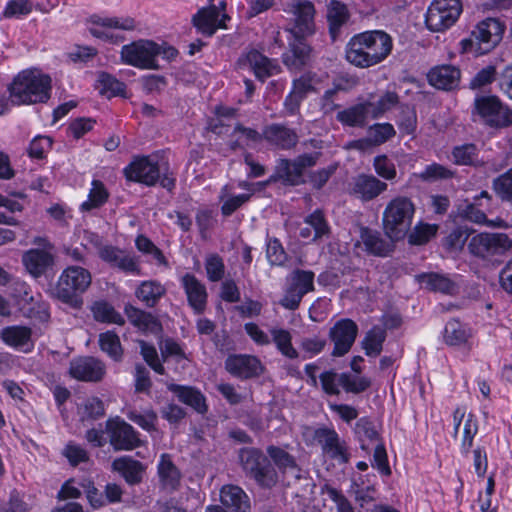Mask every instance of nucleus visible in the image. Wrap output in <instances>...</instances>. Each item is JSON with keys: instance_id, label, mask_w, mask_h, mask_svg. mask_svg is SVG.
Instances as JSON below:
<instances>
[{"instance_id": "obj_33", "label": "nucleus", "mask_w": 512, "mask_h": 512, "mask_svg": "<svg viewBox=\"0 0 512 512\" xmlns=\"http://www.w3.org/2000/svg\"><path fill=\"white\" fill-rule=\"evenodd\" d=\"M109 195L105 184L98 179H93L87 199L79 207L80 211L89 212L102 207L108 201Z\"/></svg>"}, {"instance_id": "obj_7", "label": "nucleus", "mask_w": 512, "mask_h": 512, "mask_svg": "<svg viewBox=\"0 0 512 512\" xmlns=\"http://www.w3.org/2000/svg\"><path fill=\"white\" fill-rule=\"evenodd\" d=\"M162 47L151 40H138L124 45L121 49V59L124 63L140 69H157V57Z\"/></svg>"}, {"instance_id": "obj_1", "label": "nucleus", "mask_w": 512, "mask_h": 512, "mask_svg": "<svg viewBox=\"0 0 512 512\" xmlns=\"http://www.w3.org/2000/svg\"><path fill=\"white\" fill-rule=\"evenodd\" d=\"M268 457L256 448H242L239 451V460L245 472L263 488L274 487L279 475L271 461L282 473H291L296 479H301L295 458L281 447L270 445L266 449Z\"/></svg>"}, {"instance_id": "obj_48", "label": "nucleus", "mask_w": 512, "mask_h": 512, "mask_svg": "<svg viewBox=\"0 0 512 512\" xmlns=\"http://www.w3.org/2000/svg\"><path fill=\"white\" fill-rule=\"evenodd\" d=\"M385 338L386 333L384 329L375 326L369 330L362 341L366 355L374 357L379 355Z\"/></svg>"}, {"instance_id": "obj_39", "label": "nucleus", "mask_w": 512, "mask_h": 512, "mask_svg": "<svg viewBox=\"0 0 512 512\" xmlns=\"http://www.w3.org/2000/svg\"><path fill=\"white\" fill-rule=\"evenodd\" d=\"M306 227L300 230V236L304 239L317 240L328 233V225L320 211H315L305 219Z\"/></svg>"}, {"instance_id": "obj_56", "label": "nucleus", "mask_w": 512, "mask_h": 512, "mask_svg": "<svg viewBox=\"0 0 512 512\" xmlns=\"http://www.w3.org/2000/svg\"><path fill=\"white\" fill-rule=\"evenodd\" d=\"M205 270L209 281L218 282L222 280L225 274L222 257L216 253L208 254L205 258Z\"/></svg>"}, {"instance_id": "obj_47", "label": "nucleus", "mask_w": 512, "mask_h": 512, "mask_svg": "<svg viewBox=\"0 0 512 512\" xmlns=\"http://www.w3.org/2000/svg\"><path fill=\"white\" fill-rule=\"evenodd\" d=\"M478 154V149L474 144L458 145L452 150V161L456 165L477 166L481 164Z\"/></svg>"}, {"instance_id": "obj_51", "label": "nucleus", "mask_w": 512, "mask_h": 512, "mask_svg": "<svg viewBox=\"0 0 512 512\" xmlns=\"http://www.w3.org/2000/svg\"><path fill=\"white\" fill-rule=\"evenodd\" d=\"M297 164L296 159L294 161L281 160L277 167L279 177L291 185L299 184L304 171Z\"/></svg>"}, {"instance_id": "obj_32", "label": "nucleus", "mask_w": 512, "mask_h": 512, "mask_svg": "<svg viewBox=\"0 0 512 512\" xmlns=\"http://www.w3.org/2000/svg\"><path fill=\"white\" fill-rule=\"evenodd\" d=\"M125 313L129 321L141 331L158 333L161 329L158 320L150 313L133 306H126Z\"/></svg>"}, {"instance_id": "obj_34", "label": "nucleus", "mask_w": 512, "mask_h": 512, "mask_svg": "<svg viewBox=\"0 0 512 512\" xmlns=\"http://www.w3.org/2000/svg\"><path fill=\"white\" fill-rule=\"evenodd\" d=\"M169 389L179 398V400L200 413L206 411L205 398L202 393L192 387L171 384Z\"/></svg>"}, {"instance_id": "obj_57", "label": "nucleus", "mask_w": 512, "mask_h": 512, "mask_svg": "<svg viewBox=\"0 0 512 512\" xmlns=\"http://www.w3.org/2000/svg\"><path fill=\"white\" fill-rule=\"evenodd\" d=\"M493 190L501 200L512 202V168L494 179Z\"/></svg>"}, {"instance_id": "obj_31", "label": "nucleus", "mask_w": 512, "mask_h": 512, "mask_svg": "<svg viewBox=\"0 0 512 512\" xmlns=\"http://www.w3.org/2000/svg\"><path fill=\"white\" fill-rule=\"evenodd\" d=\"M158 475L164 489L175 490L180 483V472L168 454H162L158 463Z\"/></svg>"}, {"instance_id": "obj_37", "label": "nucleus", "mask_w": 512, "mask_h": 512, "mask_svg": "<svg viewBox=\"0 0 512 512\" xmlns=\"http://www.w3.org/2000/svg\"><path fill=\"white\" fill-rule=\"evenodd\" d=\"M479 425L475 414L472 412L465 415L462 423V432L460 439V452L463 456H467L474 443V438L478 433Z\"/></svg>"}, {"instance_id": "obj_24", "label": "nucleus", "mask_w": 512, "mask_h": 512, "mask_svg": "<svg viewBox=\"0 0 512 512\" xmlns=\"http://www.w3.org/2000/svg\"><path fill=\"white\" fill-rule=\"evenodd\" d=\"M22 261L26 270L33 277H39L52 266L54 257L48 250L35 248L26 251L23 254Z\"/></svg>"}, {"instance_id": "obj_60", "label": "nucleus", "mask_w": 512, "mask_h": 512, "mask_svg": "<svg viewBox=\"0 0 512 512\" xmlns=\"http://www.w3.org/2000/svg\"><path fill=\"white\" fill-rule=\"evenodd\" d=\"M79 413L82 418L96 419L105 413L103 402L97 397H90L85 399L79 405Z\"/></svg>"}, {"instance_id": "obj_63", "label": "nucleus", "mask_w": 512, "mask_h": 512, "mask_svg": "<svg viewBox=\"0 0 512 512\" xmlns=\"http://www.w3.org/2000/svg\"><path fill=\"white\" fill-rule=\"evenodd\" d=\"M355 434L358 439L362 442V448H364V442L374 441L378 437V431L374 423L366 417L360 418L355 425Z\"/></svg>"}, {"instance_id": "obj_58", "label": "nucleus", "mask_w": 512, "mask_h": 512, "mask_svg": "<svg viewBox=\"0 0 512 512\" xmlns=\"http://www.w3.org/2000/svg\"><path fill=\"white\" fill-rule=\"evenodd\" d=\"M371 103L373 104L370 108L371 118H379L397 105L398 96L394 92H386L376 102Z\"/></svg>"}, {"instance_id": "obj_62", "label": "nucleus", "mask_w": 512, "mask_h": 512, "mask_svg": "<svg viewBox=\"0 0 512 512\" xmlns=\"http://www.w3.org/2000/svg\"><path fill=\"white\" fill-rule=\"evenodd\" d=\"M62 455L68 460L70 465L77 466L89 460L87 451L79 444L69 442L62 450Z\"/></svg>"}, {"instance_id": "obj_38", "label": "nucleus", "mask_w": 512, "mask_h": 512, "mask_svg": "<svg viewBox=\"0 0 512 512\" xmlns=\"http://www.w3.org/2000/svg\"><path fill=\"white\" fill-rule=\"evenodd\" d=\"M417 280L420 285L432 291L451 294L455 290L454 283L442 274L422 273L417 275Z\"/></svg>"}, {"instance_id": "obj_30", "label": "nucleus", "mask_w": 512, "mask_h": 512, "mask_svg": "<svg viewBox=\"0 0 512 512\" xmlns=\"http://www.w3.org/2000/svg\"><path fill=\"white\" fill-rule=\"evenodd\" d=\"M363 40L361 33L350 39L346 48V59L355 66L366 68L372 66V64Z\"/></svg>"}, {"instance_id": "obj_17", "label": "nucleus", "mask_w": 512, "mask_h": 512, "mask_svg": "<svg viewBox=\"0 0 512 512\" xmlns=\"http://www.w3.org/2000/svg\"><path fill=\"white\" fill-rule=\"evenodd\" d=\"M125 175L128 180L144 183L148 186L154 185L159 177L160 170L156 162L150 157H138L126 168Z\"/></svg>"}, {"instance_id": "obj_49", "label": "nucleus", "mask_w": 512, "mask_h": 512, "mask_svg": "<svg viewBox=\"0 0 512 512\" xmlns=\"http://www.w3.org/2000/svg\"><path fill=\"white\" fill-rule=\"evenodd\" d=\"M99 345L114 361H119L122 357V347L119 337L112 331H107L99 335Z\"/></svg>"}, {"instance_id": "obj_42", "label": "nucleus", "mask_w": 512, "mask_h": 512, "mask_svg": "<svg viewBox=\"0 0 512 512\" xmlns=\"http://www.w3.org/2000/svg\"><path fill=\"white\" fill-rule=\"evenodd\" d=\"M93 317L98 322L122 325L124 324L123 316L117 312L114 307L107 301H96L91 307Z\"/></svg>"}, {"instance_id": "obj_14", "label": "nucleus", "mask_w": 512, "mask_h": 512, "mask_svg": "<svg viewBox=\"0 0 512 512\" xmlns=\"http://www.w3.org/2000/svg\"><path fill=\"white\" fill-rule=\"evenodd\" d=\"M361 35L372 66L381 63L389 56L393 48V40L389 34L382 30H371L362 32Z\"/></svg>"}, {"instance_id": "obj_59", "label": "nucleus", "mask_w": 512, "mask_h": 512, "mask_svg": "<svg viewBox=\"0 0 512 512\" xmlns=\"http://www.w3.org/2000/svg\"><path fill=\"white\" fill-rule=\"evenodd\" d=\"M394 135L395 129L389 123H377L368 129V136L374 146L385 143Z\"/></svg>"}, {"instance_id": "obj_43", "label": "nucleus", "mask_w": 512, "mask_h": 512, "mask_svg": "<svg viewBox=\"0 0 512 512\" xmlns=\"http://www.w3.org/2000/svg\"><path fill=\"white\" fill-rule=\"evenodd\" d=\"M164 286L157 281H144L136 290L137 298L147 306H154L165 294Z\"/></svg>"}, {"instance_id": "obj_9", "label": "nucleus", "mask_w": 512, "mask_h": 512, "mask_svg": "<svg viewBox=\"0 0 512 512\" xmlns=\"http://www.w3.org/2000/svg\"><path fill=\"white\" fill-rule=\"evenodd\" d=\"M135 28L136 22L130 16L92 15L88 20V30L91 35L111 42L118 41V37L115 34L116 30L131 31Z\"/></svg>"}, {"instance_id": "obj_21", "label": "nucleus", "mask_w": 512, "mask_h": 512, "mask_svg": "<svg viewBox=\"0 0 512 512\" xmlns=\"http://www.w3.org/2000/svg\"><path fill=\"white\" fill-rule=\"evenodd\" d=\"M99 257L112 267L128 273L138 274L139 266L135 257L112 245H105L98 250Z\"/></svg>"}, {"instance_id": "obj_27", "label": "nucleus", "mask_w": 512, "mask_h": 512, "mask_svg": "<svg viewBox=\"0 0 512 512\" xmlns=\"http://www.w3.org/2000/svg\"><path fill=\"white\" fill-rule=\"evenodd\" d=\"M263 137L270 144L281 149H289L298 141V136L294 130L279 124L267 126L263 131Z\"/></svg>"}, {"instance_id": "obj_20", "label": "nucleus", "mask_w": 512, "mask_h": 512, "mask_svg": "<svg viewBox=\"0 0 512 512\" xmlns=\"http://www.w3.org/2000/svg\"><path fill=\"white\" fill-rule=\"evenodd\" d=\"M180 284L185 291L190 307L195 313H202L206 307L208 297L205 285L192 273L182 275Z\"/></svg>"}, {"instance_id": "obj_40", "label": "nucleus", "mask_w": 512, "mask_h": 512, "mask_svg": "<svg viewBox=\"0 0 512 512\" xmlns=\"http://www.w3.org/2000/svg\"><path fill=\"white\" fill-rule=\"evenodd\" d=\"M361 241L365 249L377 256H386L390 252V245L381 238L380 234L369 228H362L360 233Z\"/></svg>"}, {"instance_id": "obj_52", "label": "nucleus", "mask_w": 512, "mask_h": 512, "mask_svg": "<svg viewBox=\"0 0 512 512\" xmlns=\"http://www.w3.org/2000/svg\"><path fill=\"white\" fill-rule=\"evenodd\" d=\"M438 231V225L420 222L414 226L408 238L412 245H423L433 238Z\"/></svg>"}, {"instance_id": "obj_45", "label": "nucleus", "mask_w": 512, "mask_h": 512, "mask_svg": "<svg viewBox=\"0 0 512 512\" xmlns=\"http://www.w3.org/2000/svg\"><path fill=\"white\" fill-rule=\"evenodd\" d=\"M287 286L303 297L314 289V273L311 271L296 270L287 278Z\"/></svg>"}, {"instance_id": "obj_26", "label": "nucleus", "mask_w": 512, "mask_h": 512, "mask_svg": "<svg viewBox=\"0 0 512 512\" xmlns=\"http://www.w3.org/2000/svg\"><path fill=\"white\" fill-rule=\"evenodd\" d=\"M471 329L460 323L458 320H450L446 323L444 328L443 338L447 345L461 347L466 350L471 349Z\"/></svg>"}, {"instance_id": "obj_29", "label": "nucleus", "mask_w": 512, "mask_h": 512, "mask_svg": "<svg viewBox=\"0 0 512 512\" xmlns=\"http://www.w3.org/2000/svg\"><path fill=\"white\" fill-rule=\"evenodd\" d=\"M112 469L118 472L128 484L134 485L141 482L145 468L139 461L129 456H122L113 461Z\"/></svg>"}, {"instance_id": "obj_11", "label": "nucleus", "mask_w": 512, "mask_h": 512, "mask_svg": "<svg viewBox=\"0 0 512 512\" xmlns=\"http://www.w3.org/2000/svg\"><path fill=\"white\" fill-rule=\"evenodd\" d=\"M237 68L242 72H251L259 81L279 73L280 66L256 49L244 51L237 60Z\"/></svg>"}, {"instance_id": "obj_53", "label": "nucleus", "mask_w": 512, "mask_h": 512, "mask_svg": "<svg viewBox=\"0 0 512 512\" xmlns=\"http://www.w3.org/2000/svg\"><path fill=\"white\" fill-rule=\"evenodd\" d=\"M251 194L230 195L227 193V186L223 187L220 194V201L222 202L221 212L224 216H230L238 208L250 199Z\"/></svg>"}, {"instance_id": "obj_4", "label": "nucleus", "mask_w": 512, "mask_h": 512, "mask_svg": "<svg viewBox=\"0 0 512 512\" xmlns=\"http://www.w3.org/2000/svg\"><path fill=\"white\" fill-rule=\"evenodd\" d=\"M504 24L496 18H486L473 29L469 38L459 42L460 52L475 56L484 55L493 50L502 40Z\"/></svg>"}, {"instance_id": "obj_28", "label": "nucleus", "mask_w": 512, "mask_h": 512, "mask_svg": "<svg viewBox=\"0 0 512 512\" xmlns=\"http://www.w3.org/2000/svg\"><path fill=\"white\" fill-rule=\"evenodd\" d=\"M373 104L370 101L351 106L337 113V120L343 125L350 127H363L368 118H371L370 108Z\"/></svg>"}, {"instance_id": "obj_36", "label": "nucleus", "mask_w": 512, "mask_h": 512, "mask_svg": "<svg viewBox=\"0 0 512 512\" xmlns=\"http://www.w3.org/2000/svg\"><path fill=\"white\" fill-rule=\"evenodd\" d=\"M221 503L233 509L234 511L242 510L248 507V497L246 493L238 486L225 485L220 491Z\"/></svg>"}, {"instance_id": "obj_35", "label": "nucleus", "mask_w": 512, "mask_h": 512, "mask_svg": "<svg viewBox=\"0 0 512 512\" xmlns=\"http://www.w3.org/2000/svg\"><path fill=\"white\" fill-rule=\"evenodd\" d=\"M1 339L9 346L23 349L29 345L31 330L24 326H10L0 331Z\"/></svg>"}, {"instance_id": "obj_25", "label": "nucleus", "mask_w": 512, "mask_h": 512, "mask_svg": "<svg viewBox=\"0 0 512 512\" xmlns=\"http://www.w3.org/2000/svg\"><path fill=\"white\" fill-rule=\"evenodd\" d=\"M352 193L362 200L376 198L387 189V184L372 175H358L352 181Z\"/></svg>"}, {"instance_id": "obj_5", "label": "nucleus", "mask_w": 512, "mask_h": 512, "mask_svg": "<svg viewBox=\"0 0 512 512\" xmlns=\"http://www.w3.org/2000/svg\"><path fill=\"white\" fill-rule=\"evenodd\" d=\"M415 213L412 200L406 196L392 198L383 211V229L391 240H400L409 231Z\"/></svg>"}, {"instance_id": "obj_3", "label": "nucleus", "mask_w": 512, "mask_h": 512, "mask_svg": "<svg viewBox=\"0 0 512 512\" xmlns=\"http://www.w3.org/2000/svg\"><path fill=\"white\" fill-rule=\"evenodd\" d=\"M52 80L39 69H25L9 85V97L0 99V116L14 105L46 103L51 96Z\"/></svg>"}, {"instance_id": "obj_55", "label": "nucleus", "mask_w": 512, "mask_h": 512, "mask_svg": "<svg viewBox=\"0 0 512 512\" xmlns=\"http://www.w3.org/2000/svg\"><path fill=\"white\" fill-rule=\"evenodd\" d=\"M339 381L346 392L356 394L365 391L371 385L369 378L364 376L351 375L349 373L340 374Z\"/></svg>"}, {"instance_id": "obj_23", "label": "nucleus", "mask_w": 512, "mask_h": 512, "mask_svg": "<svg viewBox=\"0 0 512 512\" xmlns=\"http://www.w3.org/2000/svg\"><path fill=\"white\" fill-rule=\"evenodd\" d=\"M225 366L228 372L241 378H250L258 375L262 371L260 360L250 355L229 356Z\"/></svg>"}, {"instance_id": "obj_19", "label": "nucleus", "mask_w": 512, "mask_h": 512, "mask_svg": "<svg viewBox=\"0 0 512 512\" xmlns=\"http://www.w3.org/2000/svg\"><path fill=\"white\" fill-rule=\"evenodd\" d=\"M70 374L81 381L97 382L105 375V365L97 358L81 357L71 362Z\"/></svg>"}, {"instance_id": "obj_10", "label": "nucleus", "mask_w": 512, "mask_h": 512, "mask_svg": "<svg viewBox=\"0 0 512 512\" xmlns=\"http://www.w3.org/2000/svg\"><path fill=\"white\" fill-rule=\"evenodd\" d=\"M511 248L512 239L505 233H479L468 244L471 254L480 258L503 255Z\"/></svg>"}, {"instance_id": "obj_44", "label": "nucleus", "mask_w": 512, "mask_h": 512, "mask_svg": "<svg viewBox=\"0 0 512 512\" xmlns=\"http://www.w3.org/2000/svg\"><path fill=\"white\" fill-rule=\"evenodd\" d=\"M287 286L303 297L314 289V273L311 271L296 270L287 278Z\"/></svg>"}, {"instance_id": "obj_13", "label": "nucleus", "mask_w": 512, "mask_h": 512, "mask_svg": "<svg viewBox=\"0 0 512 512\" xmlns=\"http://www.w3.org/2000/svg\"><path fill=\"white\" fill-rule=\"evenodd\" d=\"M105 429L110 444L116 451H130L140 446L141 441L137 432L120 417L108 419Z\"/></svg>"}, {"instance_id": "obj_6", "label": "nucleus", "mask_w": 512, "mask_h": 512, "mask_svg": "<svg viewBox=\"0 0 512 512\" xmlns=\"http://www.w3.org/2000/svg\"><path fill=\"white\" fill-rule=\"evenodd\" d=\"M462 10L460 0H434L426 13V26L432 32L445 31L457 22Z\"/></svg>"}, {"instance_id": "obj_64", "label": "nucleus", "mask_w": 512, "mask_h": 512, "mask_svg": "<svg viewBox=\"0 0 512 512\" xmlns=\"http://www.w3.org/2000/svg\"><path fill=\"white\" fill-rule=\"evenodd\" d=\"M322 495L324 500H330L335 505L338 512H354L349 501L337 489L325 486L322 488Z\"/></svg>"}, {"instance_id": "obj_8", "label": "nucleus", "mask_w": 512, "mask_h": 512, "mask_svg": "<svg viewBox=\"0 0 512 512\" xmlns=\"http://www.w3.org/2000/svg\"><path fill=\"white\" fill-rule=\"evenodd\" d=\"M91 273L80 266L65 268L57 283V295L66 302H71L76 296L84 293L91 285Z\"/></svg>"}, {"instance_id": "obj_50", "label": "nucleus", "mask_w": 512, "mask_h": 512, "mask_svg": "<svg viewBox=\"0 0 512 512\" xmlns=\"http://www.w3.org/2000/svg\"><path fill=\"white\" fill-rule=\"evenodd\" d=\"M321 77L311 72L304 73L299 78L294 79L292 91L305 98L308 93L317 91Z\"/></svg>"}, {"instance_id": "obj_16", "label": "nucleus", "mask_w": 512, "mask_h": 512, "mask_svg": "<svg viewBox=\"0 0 512 512\" xmlns=\"http://www.w3.org/2000/svg\"><path fill=\"white\" fill-rule=\"evenodd\" d=\"M358 332L356 323L350 319H341L330 329L329 336L334 343L332 355H345L352 347Z\"/></svg>"}, {"instance_id": "obj_15", "label": "nucleus", "mask_w": 512, "mask_h": 512, "mask_svg": "<svg viewBox=\"0 0 512 512\" xmlns=\"http://www.w3.org/2000/svg\"><path fill=\"white\" fill-rule=\"evenodd\" d=\"M224 10L225 3L223 1L218 6L212 5L201 9L193 17L195 27L207 36H212L220 28H226L225 22L229 17Z\"/></svg>"}, {"instance_id": "obj_61", "label": "nucleus", "mask_w": 512, "mask_h": 512, "mask_svg": "<svg viewBox=\"0 0 512 512\" xmlns=\"http://www.w3.org/2000/svg\"><path fill=\"white\" fill-rule=\"evenodd\" d=\"M234 136L236 137V140L233 148L252 146L253 144L258 143L262 138L256 130L245 128L241 125L235 127Z\"/></svg>"}, {"instance_id": "obj_12", "label": "nucleus", "mask_w": 512, "mask_h": 512, "mask_svg": "<svg viewBox=\"0 0 512 512\" xmlns=\"http://www.w3.org/2000/svg\"><path fill=\"white\" fill-rule=\"evenodd\" d=\"M475 112L485 124L492 127H503L512 123V112L496 96L477 97Z\"/></svg>"}, {"instance_id": "obj_18", "label": "nucleus", "mask_w": 512, "mask_h": 512, "mask_svg": "<svg viewBox=\"0 0 512 512\" xmlns=\"http://www.w3.org/2000/svg\"><path fill=\"white\" fill-rule=\"evenodd\" d=\"M314 439L321 445L323 453L339 463L348 461L346 445L340 440L333 429L319 428L315 430Z\"/></svg>"}, {"instance_id": "obj_22", "label": "nucleus", "mask_w": 512, "mask_h": 512, "mask_svg": "<svg viewBox=\"0 0 512 512\" xmlns=\"http://www.w3.org/2000/svg\"><path fill=\"white\" fill-rule=\"evenodd\" d=\"M430 85L437 89L452 90L458 87L460 82V70L453 65H438L427 74Z\"/></svg>"}, {"instance_id": "obj_2", "label": "nucleus", "mask_w": 512, "mask_h": 512, "mask_svg": "<svg viewBox=\"0 0 512 512\" xmlns=\"http://www.w3.org/2000/svg\"><path fill=\"white\" fill-rule=\"evenodd\" d=\"M284 11L293 16V26L289 29L294 37L290 51L283 56L284 64L291 70H299L308 60L310 49L304 39L314 32L315 9L308 0H290Z\"/></svg>"}, {"instance_id": "obj_41", "label": "nucleus", "mask_w": 512, "mask_h": 512, "mask_svg": "<svg viewBox=\"0 0 512 512\" xmlns=\"http://www.w3.org/2000/svg\"><path fill=\"white\" fill-rule=\"evenodd\" d=\"M270 334L277 350L283 356L289 359H295L298 357V352L292 345V335L289 330L273 327L270 329Z\"/></svg>"}, {"instance_id": "obj_54", "label": "nucleus", "mask_w": 512, "mask_h": 512, "mask_svg": "<svg viewBox=\"0 0 512 512\" xmlns=\"http://www.w3.org/2000/svg\"><path fill=\"white\" fill-rule=\"evenodd\" d=\"M86 499L93 509H98L106 505V498L90 478H83L79 482Z\"/></svg>"}, {"instance_id": "obj_46", "label": "nucleus", "mask_w": 512, "mask_h": 512, "mask_svg": "<svg viewBox=\"0 0 512 512\" xmlns=\"http://www.w3.org/2000/svg\"><path fill=\"white\" fill-rule=\"evenodd\" d=\"M349 18V12L346 5L340 1L332 0L327 9V19L329 22L330 33L334 38L337 30L344 24Z\"/></svg>"}]
</instances>
